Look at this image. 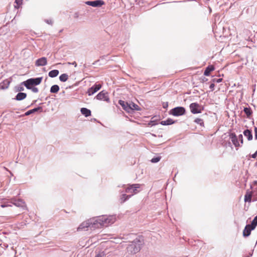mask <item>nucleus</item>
Segmentation results:
<instances>
[{"label":"nucleus","instance_id":"f257e3e1","mask_svg":"<svg viewBox=\"0 0 257 257\" xmlns=\"http://www.w3.org/2000/svg\"><path fill=\"white\" fill-rule=\"evenodd\" d=\"M100 220H99L101 221L102 227H107L114 223L116 220L115 216L114 215H103L100 216Z\"/></svg>","mask_w":257,"mask_h":257},{"label":"nucleus","instance_id":"f03ea898","mask_svg":"<svg viewBox=\"0 0 257 257\" xmlns=\"http://www.w3.org/2000/svg\"><path fill=\"white\" fill-rule=\"evenodd\" d=\"M191 112L193 114L200 113L202 111L201 106L196 102L192 103L190 104Z\"/></svg>","mask_w":257,"mask_h":257},{"label":"nucleus","instance_id":"7ed1b4c3","mask_svg":"<svg viewBox=\"0 0 257 257\" xmlns=\"http://www.w3.org/2000/svg\"><path fill=\"white\" fill-rule=\"evenodd\" d=\"M186 110L183 107H176L171 109L170 113L174 116H180L184 115L185 113Z\"/></svg>","mask_w":257,"mask_h":257},{"label":"nucleus","instance_id":"20e7f679","mask_svg":"<svg viewBox=\"0 0 257 257\" xmlns=\"http://www.w3.org/2000/svg\"><path fill=\"white\" fill-rule=\"evenodd\" d=\"M99 219L100 220V216L95 218L90 219L91 229L99 228L102 227L101 221H100Z\"/></svg>","mask_w":257,"mask_h":257},{"label":"nucleus","instance_id":"39448f33","mask_svg":"<svg viewBox=\"0 0 257 257\" xmlns=\"http://www.w3.org/2000/svg\"><path fill=\"white\" fill-rule=\"evenodd\" d=\"M140 188L139 184H133L129 185L125 189V192L127 193H131V196L133 195L134 194L138 193L137 189Z\"/></svg>","mask_w":257,"mask_h":257},{"label":"nucleus","instance_id":"423d86ee","mask_svg":"<svg viewBox=\"0 0 257 257\" xmlns=\"http://www.w3.org/2000/svg\"><path fill=\"white\" fill-rule=\"evenodd\" d=\"M96 98L99 100H103L106 102L109 101L108 93L104 90L100 92L96 96Z\"/></svg>","mask_w":257,"mask_h":257},{"label":"nucleus","instance_id":"0eeeda50","mask_svg":"<svg viewBox=\"0 0 257 257\" xmlns=\"http://www.w3.org/2000/svg\"><path fill=\"white\" fill-rule=\"evenodd\" d=\"M85 4L88 6H90L93 7H100L104 4L103 1L97 0L95 1H87Z\"/></svg>","mask_w":257,"mask_h":257},{"label":"nucleus","instance_id":"6e6552de","mask_svg":"<svg viewBox=\"0 0 257 257\" xmlns=\"http://www.w3.org/2000/svg\"><path fill=\"white\" fill-rule=\"evenodd\" d=\"M101 88V84H95L87 90L88 95H91L98 91Z\"/></svg>","mask_w":257,"mask_h":257},{"label":"nucleus","instance_id":"1a4fd4ad","mask_svg":"<svg viewBox=\"0 0 257 257\" xmlns=\"http://www.w3.org/2000/svg\"><path fill=\"white\" fill-rule=\"evenodd\" d=\"M47 64V60L46 57H42L36 60L35 65L37 66H43Z\"/></svg>","mask_w":257,"mask_h":257},{"label":"nucleus","instance_id":"9d476101","mask_svg":"<svg viewBox=\"0 0 257 257\" xmlns=\"http://www.w3.org/2000/svg\"><path fill=\"white\" fill-rule=\"evenodd\" d=\"M229 138L231 139L233 144L235 147H239L240 145L238 141V139L234 133H231L229 135Z\"/></svg>","mask_w":257,"mask_h":257},{"label":"nucleus","instance_id":"9b49d317","mask_svg":"<svg viewBox=\"0 0 257 257\" xmlns=\"http://www.w3.org/2000/svg\"><path fill=\"white\" fill-rule=\"evenodd\" d=\"M254 229V228H253L250 225V224L246 225L243 231V236H248L250 234L251 231Z\"/></svg>","mask_w":257,"mask_h":257},{"label":"nucleus","instance_id":"f8f14e48","mask_svg":"<svg viewBox=\"0 0 257 257\" xmlns=\"http://www.w3.org/2000/svg\"><path fill=\"white\" fill-rule=\"evenodd\" d=\"M90 219L82 222L79 226L77 228L78 231H80L81 230L84 229L86 228L89 227L91 228V225L90 223Z\"/></svg>","mask_w":257,"mask_h":257},{"label":"nucleus","instance_id":"ddd939ff","mask_svg":"<svg viewBox=\"0 0 257 257\" xmlns=\"http://www.w3.org/2000/svg\"><path fill=\"white\" fill-rule=\"evenodd\" d=\"M119 104L122 106L123 109L127 112H130V106L129 103L123 100H119L118 101Z\"/></svg>","mask_w":257,"mask_h":257},{"label":"nucleus","instance_id":"4468645a","mask_svg":"<svg viewBox=\"0 0 257 257\" xmlns=\"http://www.w3.org/2000/svg\"><path fill=\"white\" fill-rule=\"evenodd\" d=\"M252 195V191L248 190H247L244 196V201L245 202H250L251 201Z\"/></svg>","mask_w":257,"mask_h":257},{"label":"nucleus","instance_id":"2eb2a0df","mask_svg":"<svg viewBox=\"0 0 257 257\" xmlns=\"http://www.w3.org/2000/svg\"><path fill=\"white\" fill-rule=\"evenodd\" d=\"M23 84L26 87L27 89H30L32 88V86H33V83L31 78L27 80L24 81Z\"/></svg>","mask_w":257,"mask_h":257},{"label":"nucleus","instance_id":"dca6fc26","mask_svg":"<svg viewBox=\"0 0 257 257\" xmlns=\"http://www.w3.org/2000/svg\"><path fill=\"white\" fill-rule=\"evenodd\" d=\"M10 83V81H9L7 79L5 80L2 83H0V87L3 89H7L9 87Z\"/></svg>","mask_w":257,"mask_h":257},{"label":"nucleus","instance_id":"f3484780","mask_svg":"<svg viewBox=\"0 0 257 257\" xmlns=\"http://www.w3.org/2000/svg\"><path fill=\"white\" fill-rule=\"evenodd\" d=\"M214 70V67L213 65H210L208 66L204 72V74L205 76H209L211 72Z\"/></svg>","mask_w":257,"mask_h":257},{"label":"nucleus","instance_id":"a211bd4d","mask_svg":"<svg viewBox=\"0 0 257 257\" xmlns=\"http://www.w3.org/2000/svg\"><path fill=\"white\" fill-rule=\"evenodd\" d=\"M81 112L86 117L91 115V111L86 108H82L81 109Z\"/></svg>","mask_w":257,"mask_h":257},{"label":"nucleus","instance_id":"6ab92c4d","mask_svg":"<svg viewBox=\"0 0 257 257\" xmlns=\"http://www.w3.org/2000/svg\"><path fill=\"white\" fill-rule=\"evenodd\" d=\"M27 96V94L23 92H19L17 94L16 96V99L17 100H22L25 99Z\"/></svg>","mask_w":257,"mask_h":257},{"label":"nucleus","instance_id":"aec40b11","mask_svg":"<svg viewBox=\"0 0 257 257\" xmlns=\"http://www.w3.org/2000/svg\"><path fill=\"white\" fill-rule=\"evenodd\" d=\"M175 121L171 118H168L165 120L161 121V124L162 125H170L173 124Z\"/></svg>","mask_w":257,"mask_h":257},{"label":"nucleus","instance_id":"412c9836","mask_svg":"<svg viewBox=\"0 0 257 257\" xmlns=\"http://www.w3.org/2000/svg\"><path fill=\"white\" fill-rule=\"evenodd\" d=\"M129 106H130V112L132 110H140V107L136 104L132 102L129 103Z\"/></svg>","mask_w":257,"mask_h":257},{"label":"nucleus","instance_id":"4be33fe9","mask_svg":"<svg viewBox=\"0 0 257 257\" xmlns=\"http://www.w3.org/2000/svg\"><path fill=\"white\" fill-rule=\"evenodd\" d=\"M31 80L33 82L34 85H39L41 83L42 80V77H38L36 78H31Z\"/></svg>","mask_w":257,"mask_h":257},{"label":"nucleus","instance_id":"5701e85b","mask_svg":"<svg viewBox=\"0 0 257 257\" xmlns=\"http://www.w3.org/2000/svg\"><path fill=\"white\" fill-rule=\"evenodd\" d=\"M244 135L246 137L248 140H251L252 138L251 132L248 130H246L243 132Z\"/></svg>","mask_w":257,"mask_h":257},{"label":"nucleus","instance_id":"b1692460","mask_svg":"<svg viewBox=\"0 0 257 257\" xmlns=\"http://www.w3.org/2000/svg\"><path fill=\"white\" fill-rule=\"evenodd\" d=\"M59 74V71L57 70H53L49 72V76L51 77H56Z\"/></svg>","mask_w":257,"mask_h":257},{"label":"nucleus","instance_id":"393cba45","mask_svg":"<svg viewBox=\"0 0 257 257\" xmlns=\"http://www.w3.org/2000/svg\"><path fill=\"white\" fill-rule=\"evenodd\" d=\"M59 90V87L57 85H53L50 89V92L52 93H57Z\"/></svg>","mask_w":257,"mask_h":257},{"label":"nucleus","instance_id":"a878e982","mask_svg":"<svg viewBox=\"0 0 257 257\" xmlns=\"http://www.w3.org/2000/svg\"><path fill=\"white\" fill-rule=\"evenodd\" d=\"M68 79V75L65 73L61 74L59 77V79L62 82H65Z\"/></svg>","mask_w":257,"mask_h":257},{"label":"nucleus","instance_id":"bb28decb","mask_svg":"<svg viewBox=\"0 0 257 257\" xmlns=\"http://www.w3.org/2000/svg\"><path fill=\"white\" fill-rule=\"evenodd\" d=\"M38 110H42V107H37V108H34V109H33L30 110H29V111H27V112H26L25 114H26V115H29V114H31V113H33V112H34L37 111Z\"/></svg>","mask_w":257,"mask_h":257},{"label":"nucleus","instance_id":"cd10ccee","mask_svg":"<svg viewBox=\"0 0 257 257\" xmlns=\"http://www.w3.org/2000/svg\"><path fill=\"white\" fill-rule=\"evenodd\" d=\"M23 0H15L14 7L16 9H19L22 5Z\"/></svg>","mask_w":257,"mask_h":257},{"label":"nucleus","instance_id":"c85d7f7f","mask_svg":"<svg viewBox=\"0 0 257 257\" xmlns=\"http://www.w3.org/2000/svg\"><path fill=\"white\" fill-rule=\"evenodd\" d=\"M131 197V195H127L125 194H122L121 196V203H123L125 201Z\"/></svg>","mask_w":257,"mask_h":257},{"label":"nucleus","instance_id":"c756f323","mask_svg":"<svg viewBox=\"0 0 257 257\" xmlns=\"http://www.w3.org/2000/svg\"><path fill=\"white\" fill-rule=\"evenodd\" d=\"M257 225V215L254 218L253 220L251 222L250 226L252 227L253 228H255Z\"/></svg>","mask_w":257,"mask_h":257},{"label":"nucleus","instance_id":"7c9ffc66","mask_svg":"<svg viewBox=\"0 0 257 257\" xmlns=\"http://www.w3.org/2000/svg\"><path fill=\"white\" fill-rule=\"evenodd\" d=\"M244 112L248 117H249L251 113V111L250 108L245 107L244 108Z\"/></svg>","mask_w":257,"mask_h":257},{"label":"nucleus","instance_id":"2f4dec72","mask_svg":"<svg viewBox=\"0 0 257 257\" xmlns=\"http://www.w3.org/2000/svg\"><path fill=\"white\" fill-rule=\"evenodd\" d=\"M194 121L198 123V124H199L200 125H204V122H203V120L201 118H197L195 119Z\"/></svg>","mask_w":257,"mask_h":257},{"label":"nucleus","instance_id":"473e14b6","mask_svg":"<svg viewBox=\"0 0 257 257\" xmlns=\"http://www.w3.org/2000/svg\"><path fill=\"white\" fill-rule=\"evenodd\" d=\"M105 255V254L104 251H99L98 252L95 257H104Z\"/></svg>","mask_w":257,"mask_h":257},{"label":"nucleus","instance_id":"72a5a7b5","mask_svg":"<svg viewBox=\"0 0 257 257\" xmlns=\"http://www.w3.org/2000/svg\"><path fill=\"white\" fill-rule=\"evenodd\" d=\"M161 159V157H156V158H153L152 160H151V162L152 163H157Z\"/></svg>","mask_w":257,"mask_h":257},{"label":"nucleus","instance_id":"f704fd0d","mask_svg":"<svg viewBox=\"0 0 257 257\" xmlns=\"http://www.w3.org/2000/svg\"><path fill=\"white\" fill-rule=\"evenodd\" d=\"M23 204H24V202L22 201H18L17 202L14 203V204L17 206H23Z\"/></svg>","mask_w":257,"mask_h":257},{"label":"nucleus","instance_id":"c9c22d12","mask_svg":"<svg viewBox=\"0 0 257 257\" xmlns=\"http://www.w3.org/2000/svg\"><path fill=\"white\" fill-rule=\"evenodd\" d=\"M222 81V78H219V79H214L213 80V82H215L216 83H220Z\"/></svg>","mask_w":257,"mask_h":257},{"label":"nucleus","instance_id":"e433bc0d","mask_svg":"<svg viewBox=\"0 0 257 257\" xmlns=\"http://www.w3.org/2000/svg\"><path fill=\"white\" fill-rule=\"evenodd\" d=\"M238 139L240 141L241 143L242 144L243 143V137H242V135H239L238 136Z\"/></svg>","mask_w":257,"mask_h":257},{"label":"nucleus","instance_id":"4c0bfd02","mask_svg":"<svg viewBox=\"0 0 257 257\" xmlns=\"http://www.w3.org/2000/svg\"><path fill=\"white\" fill-rule=\"evenodd\" d=\"M32 90L34 92H38V89L37 87H32Z\"/></svg>","mask_w":257,"mask_h":257},{"label":"nucleus","instance_id":"58836bf2","mask_svg":"<svg viewBox=\"0 0 257 257\" xmlns=\"http://www.w3.org/2000/svg\"><path fill=\"white\" fill-rule=\"evenodd\" d=\"M214 86H215V85L214 83H211L210 85V88L213 90L214 89Z\"/></svg>","mask_w":257,"mask_h":257},{"label":"nucleus","instance_id":"ea45409f","mask_svg":"<svg viewBox=\"0 0 257 257\" xmlns=\"http://www.w3.org/2000/svg\"><path fill=\"white\" fill-rule=\"evenodd\" d=\"M255 139L257 140V127L254 128Z\"/></svg>","mask_w":257,"mask_h":257},{"label":"nucleus","instance_id":"a19ab883","mask_svg":"<svg viewBox=\"0 0 257 257\" xmlns=\"http://www.w3.org/2000/svg\"><path fill=\"white\" fill-rule=\"evenodd\" d=\"M257 157V151L255 152L254 154L251 155V157L252 158H255Z\"/></svg>","mask_w":257,"mask_h":257},{"label":"nucleus","instance_id":"79ce46f5","mask_svg":"<svg viewBox=\"0 0 257 257\" xmlns=\"http://www.w3.org/2000/svg\"><path fill=\"white\" fill-rule=\"evenodd\" d=\"M6 206H7V205H4V204L1 205V207H3V208L5 207Z\"/></svg>","mask_w":257,"mask_h":257},{"label":"nucleus","instance_id":"37998d69","mask_svg":"<svg viewBox=\"0 0 257 257\" xmlns=\"http://www.w3.org/2000/svg\"><path fill=\"white\" fill-rule=\"evenodd\" d=\"M23 89H24V88L23 87H21L19 90L22 91V90H23Z\"/></svg>","mask_w":257,"mask_h":257}]
</instances>
